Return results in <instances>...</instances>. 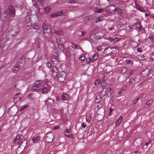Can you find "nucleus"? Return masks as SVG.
Wrapping results in <instances>:
<instances>
[{
    "label": "nucleus",
    "mask_w": 154,
    "mask_h": 154,
    "mask_svg": "<svg viewBox=\"0 0 154 154\" xmlns=\"http://www.w3.org/2000/svg\"><path fill=\"white\" fill-rule=\"evenodd\" d=\"M51 30L48 29V31H45L44 32V36L47 38H49L50 37L51 34L50 33Z\"/></svg>",
    "instance_id": "nucleus-14"
},
{
    "label": "nucleus",
    "mask_w": 154,
    "mask_h": 154,
    "mask_svg": "<svg viewBox=\"0 0 154 154\" xmlns=\"http://www.w3.org/2000/svg\"><path fill=\"white\" fill-rule=\"evenodd\" d=\"M134 26L135 29L138 30V32H140L141 33L144 32V30L140 23H135L134 24Z\"/></svg>",
    "instance_id": "nucleus-6"
},
{
    "label": "nucleus",
    "mask_w": 154,
    "mask_h": 154,
    "mask_svg": "<svg viewBox=\"0 0 154 154\" xmlns=\"http://www.w3.org/2000/svg\"><path fill=\"white\" fill-rule=\"evenodd\" d=\"M98 53H96L94 55L92 56V60L94 62L96 60L98 57Z\"/></svg>",
    "instance_id": "nucleus-30"
},
{
    "label": "nucleus",
    "mask_w": 154,
    "mask_h": 154,
    "mask_svg": "<svg viewBox=\"0 0 154 154\" xmlns=\"http://www.w3.org/2000/svg\"><path fill=\"white\" fill-rule=\"evenodd\" d=\"M123 91L122 90V89H120L119 91L118 92V94L120 95L122 93Z\"/></svg>",
    "instance_id": "nucleus-50"
},
{
    "label": "nucleus",
    "mask_w": 154,
    "mask_h": 154,
    "mask_svg": "<svg viewBox=\"0 0 154 154\" xmlns=\"http://www.w3.org/2000/svg\"><path fill=\"white\" fill-rule=\"evenodd\" d=\"M58 54L56 53L52 54L51 55V58H54L55 60V61H53L54 62V64H56L58 62Z\"/></svg>",
    "instance_id": "nucleus-9"
},
{
    "label": "nucleus",
    "mask_w": 154,
    "mask_h": 154,
    "mask_svg": "<svg viewBox=\"0 0 154 154\" xmlns=\"http://www.w3.org/2000/svg\"><path fill=\"white\" fill-rule=\"evenodd\" d=\"M57 69L55 66H52L51 68V74L53 76H57V80L60 82H63L66 75L65 73L61 72L57 73Z\"/></svg>",
    "instance_id": "nucleus-1"
},
{
    "label": "nucleus",
    "mask_w": 154,
    "mask_h": 154,
    "mask_svg": "<svg viewBox=\"0 0 154 154\" xmlns=\"http://www.w3.org/2000/svg\"><path fill=\"white\" fill-rule=\"evenodd\" d=\"M127 71V69L124 67H122L119 70L120 73L122 74H124Z\"/></svg>",
    "instance_id": "nucleus-22"
},
{
    "label": "nucleus",
    "mask_w": 154,
    "mask_h": 154,
    "mask_svg": "<svg viewBox=\"0 0 154 154\" xmlns=\"http://www.w3.org/2000/svg\"><path fill=\"white\" fill-rule=\"evenodd\" d=\"M103 97V95L97 96L96 97L95 102L96 103H99L101 100V98Z\"/></svg>",
    "instance_id": "nucleus-16"
},
{
    "label": "nucleus",
    "mask_w": 154,
    "mask_h": 154,
    "mask_svg": "<svg viewBox=\"0 0 154 154\" xmlns=\"http://www.w3.org/2000/svg\"><path fill=\"white\" fill-rule=\"evenodd\" d=\"M19 70V67L17 66H15L13 69V71L14 72H17Z\"/></svg>",
    "instance_id": "nucleus-33"
},
{
    "label": "nucleus",
    "mask_w": 154,
    "mask_h": 154,
    "mask_svg": "<svg viewBox=\"0 0 154 154\" xmlns=\"http://www.w3.org/2000/svg\"><path fill=\"white\" fill-rule=\"evenodd\" d=\"M57 44L59 48L61 51H63L64 50V48L63 45L62 43H60Z\"/></svg>",
    "instance_id": "nucleus-27"
},
{
    "label": "nucleus",
    "mask_w": 154,
    "mask_h": 154,
    "mask_svg": "<svg viewBox=\"0 0 154 154\" xmlns=\"http://www.w3.org/2000/svg\"><path fill=\"white\" fill-rule=\"evenodd\" d=\"M113 111V109H109V111H110V113L109 114V115Z\"/></svg>",
    "instance_id": "nucleus-60"
},
{
    "label": "nucleus",
    "mask_w": 154,
    "mask_h": 154,
    "mask_svg": "<svg viewBox=\"0 0 154 154\" xmlns=\"http://www.w3.org/2000/svg\"><path fill=\"white\" fill-rule=\"evenodd\" d=\"M120 38L119 37H116L114 38H110L109 39V41L110 42H112L113 43H115L117 42Z\"/></svg>",
    "instance_id": "nucleus-11"
},
{
    "label": "nucleus",
    "mask_w": 154,
    "mask_h": 154,
    "mask_svg": "<svg viewBox=\"0 0 154 154\" xmlns=\"http://www.w3.org/2000/svg\"><path fill=\"white\" fill-rule=\"evenodd\" d=\"M97 115L100 117V119L102 120L103 118L105 115V110L103 109H100L97 110Z\"/></svg>",
    "instance_id": "nucleus-5"
},
{
    "label": "nucleus",
    "mask_w": 154,
    "mask_h": 154,
    "mask_svg": "<svg viewBox=\"0 0 154 154\" xmlns=\"http://www.w3.org/2000/svg\"><path fill=\"white\" fill-rule=\"evenodd\" d=\"M34 28L35 29H38V26H35L34 27Z\"/></svg>",
    "instance_id": "nucleus-64"
},
{
    "label": "nucleus",
    "mask_w": 154,
    "mask_h": 154,
    "mask_svg": "<svg viewBox=\"0 0 154 154\" xmlns=\"http://www.w3.org/2000/svg\"><path fill=\"white\" fill-rule=\"evenodd\" d=\"M21 98L19 97H17L13 98V101L14 103H16L18 102H19L20 101Z\"/></svg>",
    "instance_id": "nucleus-29"
},
{
    "label": "nucleus",
    "mask_w": 154,
    "mask_h": 154,
    "mask_svg": "<svg viewBox=\"0 0 154 154\" xmlns=\"http://www.w3.org/2000/svg\"><path fill=\"white\" fill-rule=\"evenodd\" d=\"M62 38H60L58 39H56V42H57V44L61 43L60 42V41L61 40Z\"/></svg>",
    "instance_id": "nucleus-47"
},
{
    "label": "nucleus",
    "mask_w": 154,
    "mask_h": 154,
    "mask_svg": "<svg viewBox=\"0 0 154 154\" xmlns=\"http://www.w3.org/2000/svg\"><path fill=\"white\" fill-rule=\"evenodd\" d=\"M46 66H47L48 67H50L51 66V65L50 63V62H47L46 63Z\"/></svg>",
    "instance_id": "nucleus-48"
},
{
    "label": "nucleus",
    "mask_w": 154,
    "mask_h": 154,
    "mask_svg": "<svg viewBox=\"0 0 154 154\" xmlns=\"http://www.w3.org/2000/svg\"><path fill=\"white\" fill-rule=\"evenodd\" d=\"M86 62L87 64L90 63L91 62H94L91 57H89L86 59Z\"/></svg>",
    "instance_id": "nucleus-28"
},
{
    "label": "nucleus",
    "mask_w": 154,
    "mask_h": 154,
    "mask_svg": "<svg viewBox=\"0 0 154 154\" xmlns=\"http://www.w3.org/2000/svg\"><path fill=\"white\" fill-rule=\"evenodd\" d=\"M122 119V116H121L120 118L116 121V125L117 126L119 125L120 124L121 122Z\"/></svg>",
    "instance_id": "nucleus-21"
},
{
    "label": "nucleus",
    "mask_w": 154,
    "mask_h": 154,
    "mask_svg": "<svg viewBox=\"0 0 154 154\" xmlns=\"http://www.w3.org/2000/svg\"><path fill=\"white\" fill-rule=\"evenodd\" d=\"M137 142H140L139 143V145H141V140L140 139H136V140H135L134 141V143H137Z\"/></svg>",
    "instance_id": "nucleus-38"
},
{
    "label": "nucleus",
    "mask_w": 154,
    "mask_h": 154,
    "mask_svg": "<svg viewBox=\"0 0 154 154\" xmlns=\"http://www.w3.org/2000/svg\"><path fill=\"white\" fill-rule=\"evenodd\" d=\"M42 27L44 31H48L49 29L50 30H51L50 26L48 25H43Z\"/></svg>",
    "instance_id": "nucleus-25"
},
{
    "label": "nucleus",
    "mask_w": 154,
    "mask_h": 154,
    "mask_svg": "<svg viewBox=\"0 0 154 154\" xmlns=\"http://www.w3.org/2000/svg\"><path fill=\"white\" fill-rule=\"evenodd\" d=\"M66 52V54L68 56H71L73 55V50L69 48L67 50Z\"/></svg>",
    "instance_id": "nucleus-15"
},
{
    "label": "nucleus",
    "mask_w": 154,
    "mask_h": 154,
    "mask_svg": "<svg viewBox=\"0 0 154 154\" xmlns=\"http://www.w3.org/2000/svg\"><path fill=\"white\" fill-rule=\"evenodd\" d=\"M86 125L84 122L82 124V127L83 128H85L86 127Z\"/></svg>",
    "instance_id": "nucleus-52"
},
{
    "label": "nucleus",
    "mask_w": 154,
    "mask_h": 154,
    "mask_svg": "<svg viewBox=\"0 0 154 154\" xmlns=\"http://www.w3.org/2000/svg\"><path fill=\"white\" fill-rule=\"evenodd\" d=\"M90 20V18L88 17H85L84 19V20L86 22H88Z\"/></svg>",
    "instance_id": "nucleus-49"
},
{
    "label": "nucleus",
    "mask_w": 154,
    "mask_h": 154,
    "mask_svg": "<svg viewBox=\"0 0 154 154\" xmlns=\"http://www.w3.org/2000/svg\"><path fill=\"white\" fill-rule=\"evenodd\" d=\"M40 137L39 136L35 137L32 138V140L33 143H36L39 140Z\"/></svg>",
    "instance_id": "nucleus-26"
},
{
    "label": "nucleus",
    "mask_w": 154,
    "mask_h": 154,
    "mask_svg": "<svg viewBox=\"0 0 154 154\" xmlns=\"http://www.w3.org/2000/svg\"><path fill=\"white\" fill-rule=\"evenodd\" d=\"M151 142V140H149L148 142L146 143V146H147V145L149 143H150Z\"/></svg>",
    "instance_id": "nucleus-54"
},
{
    "label": "nucleus",
    "mask_w": 154,
    "mask_h": 154,
    "mask_svg": "<svg viewBox=\"0 0 154 154\" xmlns=\"http://www.w3.org/2000/svg\"><path fill=\"white\" fill-rule=\"evenodd\" d=\"M51 10V9L49 7H47L45 8L44 11L46 12V13H48Z\"/></svg>",
    "instance_id": "nucleus-37"
},
{
    "label": "nucleus",
    "mask_w": 154,
    "mask_h": 154,
    "mask_svg": "<svg viewBox=\"0 0 154 154\" xmlns=\"http://www.w3.org/2000/svg\"><path fill=\"white\" fill-rule=\"evenodd\" d=\"M76 2V1L75 0H72L69 3H75Z\"/></svg>",
    "instance_id": "nucleus-55"
},
{
    "label": "nucleus",
    "mask_w": 154,
    "mask_h": 154,
    "mask_svg": "<svg viewBox=\"0 0 154 154\" xmlns=\"http://www.w3.org/2000/svg\"><path fill=\"white\" fill-rule=\"evenodd\" d=\"M54 34H56V35L58 37H60L62 35L63 32L62 31L58 32L57 31L55 30L54 32Z\"/></svg>",
    "instance_id": "nucleus-19"
},
{
    "label": "nucleus",
    "mask_w": 154,
    "mask_h": 154,
    "mask_svg": "<svg viewBox=\"0 0 154 154\" xmlns=\"http://www.w3.org/2000/svg\"><path fill=\"white\" fill-rule=\"evenodd\" d=\"M46 103L47 105H52L54 103V101L53 100L50 98H48L46 102Z\"/></svg>",
    "instance_id": "nucleus-18"
},
{
    "label": "nucleus",
    "mask_w": 154,
    "mask_h": 154,
    "mask_svg": "<svg viewBox=\"0 0 154 154\" xmlns=\"http://www.w3.org/2000/svg\"><path fill=\"white\" fill-rule=\"evenodd\" d=\"M128 27H129V28L131 29H135V28H134V24H133V25H129L128 26Z\"/></svg>",
    "instance_id": "nucleus-46"
},
{
    "label": "nucleus",
    "mask_w": 154,
    "mask_h": 154,
    "mask_svg": "<svg viewBox=\"0 0 154 154\" xmlns=\"http://www.w3.org/2000/svg\"><path fill=\"white\" fill-rule=\"evenodd\" d=\"M149 71L147 69H145L143 71H142L141 74V75H143L144 76H146L149 73Z\"/></svg>",
    "instance_id": "nucleus-17"
},
{
    "label": "nucleus",
    "mask_w": 154,
    "mask_h": 154,
    "mask_svg": "<svg viewBox=\"0 0 154 154\" xmlns=\"http://www.w3.org/2000/svg\"><path fill=\"white\" fill-rule=\"evenodd\" d=\"M91 119V116L90 115H87L86 116V121L89 122L90 121Z\"/></svg>",
    "instance_id": "nucleus-36"
},
{
    "label": "nucleus",
    "mask_w": 154,
    "mask_h": 154,
    "mask_svg": "<svg viewBox=\"0 0 154 154\" xmlns=\"http://www.w3.org/2000/svg\"><path fill=\"white\" fill-rule=\"evenodd\" d=\"M44 82L42 80H38L36 81L34 83V85L33 86L34 90H37V88H40L42 85H43Z\"/></svg>",
    "instance_id": "nucleus-4"
},
{
    "label": "nucleus",
    "mask_w": 154,
    "mask_h": 154,
    "mask_svg": "<svg viewBox=\"0 0 154 154\" xmlns=\"http://www.w3.org/2000/svg\"><path fill=\"white\" fill-rule=\"evenodd\" d=\"M86 33L85 31H83L82 32V35L83 36Z\"/></svg>",
    "instance_id": "nucleus-57"
},
{
    "label": "nucleus",
    "mask_w": 154,
    "mask_h": 154,
    "mask_svg": "<svg viewBox=\"0 0 154 154\" xmlns=\"http://www.w3.org/2000/svg\"><path fill=\"white\" fill-rule=\"evenodd\" d=\"M74 49H81V48L78 45L72 44L71 46Z\"/></svg>",
    "instance_id": "nucleus-32"
},
{
    "label": "nucleus",
    "mask_w": 154,
    "mask_h": 154,
    "mask_svg": "<svg viewBox=\"0 0 154 154\" xmlns=\"http://www.w3.org/2000/svg\"><path fill=\"white\" fill-rule=\"evenodd\" d=\"M53 137V135L52 133H48L45 136V140L47 143H51L52 141Z\"/></svg>",
    "instance_id": "nucleus-3"
},
{
    "label": "nucleus",
    "mask_w": 154,
    "mask_h": 154,
    "mask_svg": "<svg viewBox=\"0 0 154 154\" xmlns=\"http://www.w3.org/2000/svg\"><path fill=\"white\" fill-rule=\"evenodd\" d=\"M148 38L151 41V42L152 43H154V40L153 37L152 36L149 37H148Z\"/></svg>",
    "instance_id": "nucleus-43"
},
{
    "label": "nucleus",
    "mask_w": 154,
    "mask_h": 154,
    "mask_svg": "<svg viewBox=\"0 0 154 154\" xmlns=\"http://www.w3.org/2000/svg\"><path fill=\"white\" fill-rule=\"evenodd\" d=\"M4 39L3 38H0V47H1L2 45L4 43Z\"/></svg>",
    "instance_id": "nucleus-39"
},
{
    "label": "nucleus",
    "mask_w": 154,
    "mask_h": 154,
    "mask_svg": "<svg viewBox=\"0 0 154 154\" xmlns=\"http://www.w3.org/2000/svg\"><path fill=\"white\" fill-rule=\"evenodd\" d=\"M103 20V17L102 16L97 17L95 19L96 23H97Z\"/></svg>",
    "instance_id": "nucleus-24"
},
{
    "label": "nucleus",
    "mask_w": 154,
    "mask_h": 154,
    "mask_svg": "<svg viewBox=\"0 0 154 154\" xmlns=\"http://www.w3.org/2000/svg\"><path fill=\"white\" fill-rule=\"evenodd\" d=\"M105 94H102L101 93H100L99 95L98 96H101V95H103V97L104 96Z\"/></svg>",
    "instance_id": "nucleus-63"
},
{
    "label": "nucleus",
    "mask_w": 154,
    "mask_h": 154,
    "mask_svg": "<svg viewBox=\"0 0 154 154\" xmlns=\"http://www.w3.org/2000/svg\"><path fill=\"white\" fill-rule=\"evenodd\" d=\"M42 93L43 94H46L47 92V89L46 87H43L41 90Z\"/></svg>",
    "instance_id": "nucleus-31"
},
{
    "label": "nucleus",
    "mask_w": 154,
    "mask_h": 154,
    "mask_svg": "<svg viewBox=\"0 0 154 154\" xmlns=\"http://www.w3.org/2000/svg\"><path fill=\"white\" fill-rule=\"evenodd\" d=\"M125 62L128 64L131 63V64H133V62L132 60H130L129 59H127L125 61Z\"/></svg>",
    "instance_id": "nucleus-40"
},
{
    "label": "nucleus",
    "mask_w": 154,
    "mask_h": 154,
    "mask_svg": "<svg viewBox=\"0 0 154 154\" xmlns=\"http://www.w3.org/2000/svg\"><path fill=\"white\" fill-rule=\"evenodd\" d=\"M119 15L121 17H123L125 14V11L124 10H122L121 9L118 8L116 9Z\"/></svg>",
    "instance_id": "nucleus-10"
},
{
    "label": "nucleus",
    "mask_w": 154,
    "mask_h": 154,
    "mask_svg": "<svg viewBox=\"0 0 154 154\" xmlns=\"http://www.w3.org/2000/svg\"><path fill=\"white\" fill-rule=\"evenodd\" d=\"M28 106L27 105L23 106L22 107L21 109V110H24L25 108H26L28 107Z\"/></svg>",
    "instance_id": "nucleus-44"
},
{
    "label": "nucleus",
    "mask_w": 154,
    "mask_h": 154,
    "mask_svg": "<svg viewBox=\"0 0 154 154\" xmlns=\"http://www.w3.org/2000/svg\"><path fill=\"white\" fill-rule=\"evenodd\" d=\"M139 98H138V97L135 100L134 102V104H135L137 102V101L139 100Z\"/></svg>",
    "instance_id": "nucleus-56"
},
{
    "label": "nucleus",
    "mask_w": 154,
    "mask_h": 154,
    "mask_svg": "<svg viewBox=\"0 0 154 154\" xmlns=\"http://www.w3.org/2000/svg\"><path fill=\"white\" fill-rule=\"evenodd\" d=\"M8 14L5 16V17H7V18H9V16H11V17H14L15 15V11L13 8V6H10L9 7Z\"/></svg>",
    "instance_id": "nucleus-2"
},
{
    "label": "nucleus",
    "mask_w": 154,
    "mask_h": 154,
    "mask_svg": "<svg viewBox=\"0 0 154 154\" xmlns=\"http://www.w3.org/2000/svg\"><path fill=\"white\" fill-rule=\"evenodd\" d=\"M101 85L104 86L106 85V83L105 82V80H103L102 81Z\"/></svg>",
    "instance_id": "nucleus-45"
},
{
    "label": "nucleus",
    "mask_w": 154,
    "mask_h": 154,
    "mask_svg": "<svg viewBox=\"0 0 154 154\" xmlns=\"http://www.w3.org/2000/svg\"><path fill=\"white\" fill-rule=\"evenodd\" d=\"M133 71L131 69H130V72L129 73V74L130 75H132L133 74Z\"/></svg>",
    "instance_id": "nucleus-51"
},
{
    "label": "nucleus",
    "mask_w": 154,
    "mask_h": 154,
    "mask_svg": "<svg viewBox=\"0 0 154 154\" xmlns=\"http://www.w3.org/2000/svg\"><path fill=\"white\" fill-rule=\"evenodd\" d=\"M109 11L111 13H113L115 11H116L117 8H116L115 7L114 5H110L109 7Z\"/></svg>",
    "instance_id": "nucleus-12"
},
{
    "label": "nucleus",
    "mask_w": 154,
    "mask_h": 154,
    "mask_svg": "<svg viewBox=\"0 0 154 154\" xmlns=\"http://www.w3.org/2000/svg\"><path fill=\"white\" fill-rule=\"evenodd\" d=\"M59 126L58 125L55 126L54 128H53V130L57 129H58V128H59Z\"/></svg>",
    "instance_id": "nucleus-53"
},
{
    "label": "nucleus",
    "mask_w": 154,
    "mask_h": 154,
    "mask_svg": "<svg viewBox=\"0 0 154 154\" xmlns=\"http://www.w3.org/2000/svg\"><path fill=\"white\" fill-rule=\"evenodd\" d=\"M51 60L52 62L54 64V62L53 61H55V60L54 59V58H53L51 59Z\"/></svg>",
    "instance_id": "nucleus-61"
},
{
    "label": "nucleus",
    "mask_w": 154,
    "mask_h": 154,
    "mask_svg": "<svg viewBox=\"0 0 154 154\" xmlns=\"http://www.w3.org/2000/svg\"><path fill=\"white\" fill-rule=\"evenodd\" d=\"M64 135L66 137H70L72 136L71 131L70 129H67L64 132Z\"/></svg>",
    "instance_id": "nucleus-13"
},
{
    "label": "nucleus",
    "mask_w": 154,
    "mask_h": 154,
    "mask_svg": "<svg viewBox=\"0 0 154 154\" xmlns=\"http://www.w3.org/2000/svg\"><path fill=\"white\" fill-rule=\"evenodd\" d=\"M102 49V47L101 46H99L97 47V49L98 50H100Z\"/></svg>",
    "instance_id": "nucleus-58"
},
{
    "label": "nucleus",
    "mask_w": 154,
    "mask_h": 154,
    "mask_svg": "<svg viewBox=\"0 0 154 154\" xmlns=\"http://www.w3.org/2000/svg\"><path fill=\"white\" fill-rule=\"evenodd\" d=\"M113 48L109 47L105 49L104 51V53L106 55H108L111 54L112 52V50Z\"/></svg>",
    "instance_id": "nucleus-8"
},
{
    "label": "nucleus",
    "mask_w": 154,
    "mask_h": 154,
    "mask_svg": "<svg viewBox=\"0 0 154 154\" xmlns=\"http://www.w3.org/2000/svg\"><path fill=\"white\" fill-rule=\"evenodd\" d=\"M21 136L20 135H17L16 137L14 138V143H15L17 142V143H19V140H20V139H22L21 138Z\"/></svg>",
    "instance_id": "nucleus-23"
},
{
    "label": "nucleus",
    "mask_w": 154,
    "mask_h": 154,
    "mask_svg": "<svg viewBox=\"0 0 154 154\" xmlns=\"http://www.w3.org/2000/svg\"><path fill=\"white\" fill-rule=\"evenodd\" d=\"M153 102V100H150L149 101H148L146 103V105H149L151 104Z\"/></svg>",
    "instance_id": "nucleus-41"
},
{
    "label": "nucleus",
    "mask_w": 154,
    "mask_h": 154,
    "mask_svg": "<svg viewBox=\"0 0 154 154\" xmlns=\"http://www.w3.org/2000/svg\"><path fill=\"white\" fill-rule=\"evenodd\" d=\"M100 82V80L99 79L96 80L94 82V85L96 86H98L99 85Z\"/></svg>",
    "instance_id": "nucleus-34"
},
{
    "label": "nucleus",
    "mask_w": 154,
    "mask_h": 154,
    "mask_svg": "<svg viewBox=\"0 0 154 154\" xmlns=\"http://www.w3.org/2000/svg\"><path fill=\"white\" fill-rule=\"evenodd\" d=\"M85 59V57L84 55H82L79 57V59L82 61L84 60Z\"/></svg>",
    "instance_id": "nucleus-42"
},
{
    "label": "nucleus",
    "mask_w": 154,
    "mask_h": 154,
    "mask_svg": "<svg viewBox=\"0 0 154 154\" xmlns=\"http://www.w3.org/2000/svg\"><path fill=\"white\" fill-rule=\"evenodd\" d=\"M66 12V10H63L61 11L58 12L56 13L52 14L50 15V17L51 18L55 17L57 16H59L63 15Z\"/></svg>",
    "instance_id": "nucleus-7"
},
{
    "label": "nucleus",
    "mask_w": 154,
    "mask_h": 154,
    "mask_svg": "<svg viewBox=\"0 0 154 154\" xmlns=\"http://www.w3.org/2000/svg\"><path fill=\"white\" fill-rule=\"evenodd\" d=\"M69 98V96L66 94H63L61 97V99L62 100H66L68 99Z\"/></svg>",
    "instance_id": "nucleus-20"
},
{
    "label": "nucleus",
    "mask_w": 154,
    "mask_h": 154,
    "mask_svg": "<svg viewBox=\"0 0 154 154\" xmlns=\"http://www.w3.org/2000/svg\"><path fill=\"white\" fill-rule=\"evenodd\" d=\"M59 100V97H56V100L57 101H58Z\"/></svg>",
    "instance_id": "nucleus-62"
},
{
    "label": "nucleus",
    "mask_w": 154,
    "mask_h": 154,
    "mask_svg": "<svg viewBox=\"0 0 154 154\" xmlns=\"http://www.w3.org/2000/svg\"><path fill=\"white\" fill-rule=\"evenodd\" d=\"M137 50L138 51L140 52L141 51V49L140 48H138L137 49Z\"/></svg>",
    "instance_id": "nucleus-59"
},
{
    "label": "nucleus",
    "mask_w": 154,
    "mask_h": 154,
    "mask_svg": "<svg viewBox=\"0 0 154 154\" xmlns=\"http://www.w3.org/2000/svg\"><path fill=\"white\" fill-rule=\"evenodd\" d=\"M103 9L97 8L95 10V12L97 13H100L103 12Z\"/></svg>",
    "instance_id": "nucleus-35"
}]
</instances>
